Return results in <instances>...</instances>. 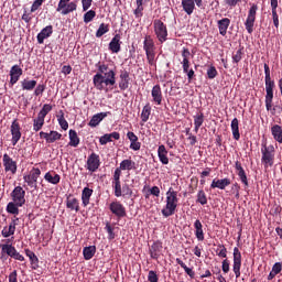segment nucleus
Listing matches in <instances>:
<instances>
[{
	"label": "nucleus",
	"mask_w": 282,
	"mask_h": 282,
	"mask_svg": "<svg viewBox=\"0 0 282 282\" xmlns=\"http://www.w3.org/2000/svg\"><path fill=\"white\" fill-rule=\"evenodd\" d=\"M96 68L97 73L93 77L94 87L98 91H106L107 94L116 85V70L100 62L96 64Z\"/></svg>",
	"instance_id": "obj_1"
},
{
	"label": "nucleus",
	"mask_w": 282,
	"mask_h": 282,
	"mask_svg": "<svg viewBox=\"0 0 282 282\" xmlns=\"http://www.w3.org/2000/svg\"><path fill=\"white\" fill-rule=\"evenodd\" d=\"M264 85H265V109L267 111H276V108H272V102L274 100V88L276 87V84L270 76V66L268 64H264Z\"/></svg>",
	"instance_id": "obj_2"
},
{
	"label": "nucleus",
	"mask_w": 282,
	"mask_h": 282,
	"mask_svg": "<svg viewBox=\"0 0 282 282\" xmlns=\"http://www.w3.org/2000/svg\"><path fill=\"white\" fill-rule=\"evenodd\" d=\"M165 195H166L165 206L161 210V214L165 218L173 217L180 204V198L177 197V191L173 189V187H170Z\"/></svg>",
	"instance_id": "obj_3"
},
{
	"label": "nucleus",
	"mask_w": 282,
	"mask_h": 282,
	"mask_svg": "<svg viewBox=\"0 0 282 282\" xmlns=\"http://www.w3.org/2000/svg\"><path fill=\"white\" fill-rule=\"evenodd\" d=\"M261 162L262 164L273 166L274 165V155L276 153V149L274 148V144L268 145V140L262 141L261 143Z\"/></svg>",
	"instance_id": "obj_4"
},
{
	"label": "nucleus",
	"mask_w": 282,
	"mask_h": 282,
	"mask_svg": "<svg viewBox=\"0 0 282 282\" xmlns=\"http://www.w3.org/2000/svg\"><path fill=\"white\" fill-rule=\"evenodd\" d=\"M143 50L145 52L149 65H155V42L151 35H145L143 41Z\"/></svg>",
	"instance_id": "obj_5"
},
{
	"label": "nucleus",
	"mask_w": 282,
	"mask_h": 282,
	"mask_svg": "<svg viewBox=\"0 0 282 282\" xmlns=\"http://www.w3.org/2000/svg\"><path fill=\"white\" fill-rule=\"evenodd\" d=\"M153 28L159 43H166V41H169V29L166 28V24H164L162 20L155 19L153 21Z\"/></svg>",
	"instance_id": "obj_6"
},
{
	"label": "nucleus",
	"mask_w": 282,
	"mask_h": 282,
	"mask_svg": "<svg viewBox=\"0 0 282 282\" xmlns=\"http://www.w3.org/2000/svg\"><path fill=\"white\" fill-rule=\"evenodd\" d=\"M257 10H259V6L253 3L248 11V17L245 22V28L248 34H252L254 32V21H257Z\"/></svg>",
	"instance_id": "obj_7"
},
{
	"label": "nucleus",
	"mask_w": 282,
	"mask_h": 282,
	"mask_svg": "<svg viewBox=\"0 0 282 282\" xmlns=\"http://www.w3.org/2000/svg\"><path fill=\"white\" fill-rule=\"evenodd\" d=\"M1 253L8 254L11 259H15V261H25V257L17 251V248L12 245H0Z\"/></svg>",
	"instance_id": "obj_8"
},
{
	"label": "nucleus",
	"mask_w": 282,
	"mask_h": 282,
	"mask_svg": "<svg viewBox=\"0 0 282 282\" xmlns=\"http://www.w3.org/2000/svg\"><path fill=\"white\" fill-rule=\"evenodd\" d=\"M109 210L115 215L118 219H123V217H127V208L120 200H115L109 204Z\"/></svg>",
	"instance_id": "obj_9"
},
{
	"label": "nucleus",
	"mask_w": 282,
	"mask_h": 282,
	"mask_svg": "<svg viewBox=\"0 0 282 282\" xmlns=\"http://www.w3.org/2000/svg\"><path fill=\"white\" fill-rule=\"evenodd\" d=\"M39 177H41V169L33 167L31 170L30 175H25L23 177V180L28 184V186H30L31 188H34L36 191V188H39V185L36 183V182H39Z\"/></svg>",
	"instance_id": "obj_10"
},
{
	"label": "nucleus",
	"mask_w": 282,
	"mask_h": 282,
	"mask_svg": "<svg viewBox=\"0 0 282 282\" xmlns=\"http://www.w3.org/2000/svg\"><path fill=\"white\" fill-rule=\"evenodd\" d=\"M10 131H11V143L12 147H17V144H19V140H21V123H19V119H14L11 123L10 127Z\"/></svg>",
	"instance_id": "obj_11"
},
{
	"label": "nucleus",
	"mask_w": 282,
	"mask_h": 282,
	"mask_svg": "<svg viewBox=\"0 0 282 282\" xmlns=\"http://www.w3.org/2000/svg\"><path fill=\"white\" fill-rule=\"evenodd\" d=\"M11 199L17 204V206H24L25 205V189L21 186L14 187L11 192Z\"/></svg>",
	"instance_id": "obj_12"
},
{
	"label": "nucleus",
	"mask_w": 282,
	"mask_h": 282,
	"mask_svg": "<svg viewBox=\"0 0 282 282\" xmlns=\"http://www.w3.org/2000/svg\"><path fill=\"white\" fill-rule=\"evenodd\" d=\"M86 169L90 173H96L100 169V155L93 152L87 159Z\"/></svg>",
	"instance_id": "obj_13"
},
{
	"label": "nucleus",
	"mask_w": 282,
	"mask_h": 282,
	"mask_svg": "<svg viewBox=\"0 0 282 282\" xmlns=\"http://www.w3.org/2000/svg\"><path fill=\"white\" fill-rule=\"evenodd\" d=\"M234 274L236 279L241 276V251H239L238 247L234 248V264H232Z\"/></svg>",
	"instance_id": "obj_14"
},
{
	"label": "nucleus",
	"mask_w": 282,
	"mask_h": 282,
	"mask_svg": "<svg viewBox=\"0 0 282 282\" xmlns=\"http://www.w3.org/2000/svg\"><path fill=\"white\" fill-rule=\"evenodd\" d=\"M2 162L6 173L17 174V161L12 160L8 153L3 154Z\"/></svg>",
	"instance_id": "obj_15"
},
{
	"label": "nucleus",
	"mask_w": 282,
	"mask_h": 282,
	"mask_svg": "<svg viewBox=\"0 0 282 282\" xmlns=\"http://www.w3.org/2000/svg\"><path fill=\"white\" fill-rule=\"evenodd\" d=\"M40 138L43 140H46L47 144H54L57 140H61L63 138V134H61L58 131L51 130L50 133L41 131Z\"/></svg>",
	"instance_id": "obj_16"
},
{
	"label": "nucleus",
	"mask_w": 282,
	"mask_h": 282,
	"mask_svg": "<svg viewBox=\"0 0 282 282\" xmlns=\"http://www.w3.org/2000/svg\"><path fill=\"white\" fill-rule=\"evenodd\" d=\"M235 169L240 182L243 184L245 188H248V186H250V183L248 182V174H246V170H243V165H241L240 161L235 162Z\"/></svg>",
	"instance_id": "obj_17"
},
{
	"label": "nucleus",
	"mask_w": 282,
	"mask_h": 282,
	"mask_svg": "<svg viewBox=\"0 0 282 282\" xmlns=\"http://www.w3.org/2000/svg\"><path fill=\"white\" fill-rule=\"evenodd\" d=\"M235 169L240 182L243 184L245 188H248V186H250V183L248 182V174H246V170H243V165H241L240 161L235 162Z\"/></svg>",
	"instance_id": "obj_18"
},
{
	"label": "nucleus",
	"mask_w": 282,
	"mask_h": 282,
	"mask_svg": "<svg viewBox=\"0 0 282 282\" xmlns=\"http://www.w3.org/2000/svg\"><path fill=\"white\" fill-rule=\"evenodd\" d=\"M162 241L156 240L154 241L151 247L149 248L151 259H160V254H162Z\"/></svg>",
	"instance_id": "obj_19"
},
{
	"label": "nucleus",
	"mask_w": 282,
	"mask_h": 282,
	"mask_svg": "<svg viewBox=\"0 0 282 282\" xmlns=\"http://www.w3.org/2000/svg\"><path fill=\"white\" fill-rule=\"evenodd\" d=\"M53 33H54V26H52V25L45 26L37 34V43L40 45H43V43H45V39H50V36H52Z\"/></svg>",
	"instance_id": "obj_20"
},
{
	"label": "nucleus",
	"mask_w": 282,
	"mask_h": 282,
	"mask_svg": "<svg viewBox=\"0 0 282 282\" xmlns=\"http://www.w3.org/2000/svg\"><path fill=\"white\" fill-rule=\"evenodd\" d=\"M151 96H152V101L155 105H162V87L160 86V84H156L155 86H153L152 90H151Z\"/></svg>",
	"instance_id": "obj_21"
},
{
	"label": "nucleus",
	"mask_w": 282,
	"mask_h": 282,
	"mask_svg": "<svg viewBox=\"0 0 282 282\" xmlns=\"http://www.w3.org/2000/svg\"><path fill=\"white\" fill-rule=\"evenodd\" d=\"M107 116H111L110 111L107 112H99L96 113L91 117L90 121L88 122V124L93 128L98 127V124L101 123V121L104 120V118H107Z\"/></svg>",
	"instance_id": "obj_22"
},
{
	"label": "nucleus",
	"mask_w": 282,
	"mask_h": 282,
	"mask_svg": "<svg viewBox=\"0 0 282 282\" xmlns=\"http://www.w3.org/2000/svg\"><path fill=\"white\" fill-rule=\"evenodd\" d=\"M230 186V178H214L210 188H219L220 191H226V187Z\"/></svg>",
	"instance_id": "obj_23"
},
{
	"label": "nucleus",
	"mask_w": 282,
	"mask_h": 282,
	"mask_svg": "<svg viewBox=\"0 0 282 282\" xmlns=\"http://www.w3.org/2000/svg\"><path fill=\"white\" fill-rule=\"evenodd\" d=\"M217 25L219 30V35L226 36V34H228V28H230V19L223 18L221 20L217 21Z\"/></svg>",
	"instance_id": "obj_24"
},
{
	"label": "nucleus",
	"mask_w": 282,
	"mask_h": 282,
	"mask_svg": "<svg viewBox=\"0 0 282 282\" xmlns=\"http://www.w3.org/2000/svg\"><path fill=\"white\" fill-rule=\"evenodd\" d=\"M120 34H116L109 43V50L112 54H118L121 50L122 42L120 41Z\"/></svg>",
	"instance_id": "obj_25"
},
{
	"label": "nucleus",
	"mask_w": 282,
	"mask_h": 282,
	"mask_svg": "<svg viewBox=\"0 0 282 282\" xmlns=\"http://www.w3.org/2000/svg\"><path fill=\"white\" fill-rule=\"evenodd\" d=\"M150 0H135L137 8L133 11L135 19H142L144 17V6L149 3Z\"/></svg>",
	"instance_id": "obj_26"
},
{
	"label": "nucleus",
	"mask_w": 282,
	"mask_h": 282,
	"mask_svg": "<svg viewBox=\"0 0 282 282\" xmlns=\"http://www.w3.org/2000/svg\"><path fill=\"white\" fill-rule=\"evenodd\" d=\"M17 221H19V218L13 219L10 223L9 228L4 227L2 229V231H1L2 237L8 239V237H12V235H14V232H17Z\"/></svg>",
	"instance_id": "obj_27"
},
{
	"label": "nucleus",
	"mask_w": 282,
	"mask_h": 282,
	"mask_svg": "<svg viewBox=\"0 0 282 282\" xmlns=\"http://www.w3.org/2000/svg\"><path fill=\"white\" fill-rule=\"evenodd\" d=\"M158 158L161 164L166 165L169 164V150L164 144L159 145L158 148Z\"/></svg>",
	"instance_id": "obj_28"
},
{
	"label": "nucleus",
	"mask_w": 282,
	"mask_h": 282,
	"mask_svg": "<svg viewBox=\"0 0 282 282\" xmlns=\"http://www.w3.org/2000/svg\"><path fill=\"white\" fill-rule=\"evenodd\" d=\"M45 182H48V184H53L56 186V184H61V175L56 174V172L51 171L46 172L44 175Z\"/></svg>",
	"instance_id": "obj_29"
},
{
	"label": "nucleus",
	"mask_w": 282,
	"mask_h": 282,
	"mask_svg": "<svg viewBox=\"0 0 282 282\" xmlns=\"http://www.w3.org/2000/svg\"><path fill=\"white\" fill-rule=\"evenodd\" d=\"M112 138H113V140H120V132H112V133L104 134L99 139V144L105 147V144H108V142H112V140H111Z\"/></svg>",
	"instance_id": "obj_30"
},
{
	"label": "nucleus",
	"mask_w": 282,
	"mask_h": 282,
	"mask_svg": "<svg viewBox=\"0 0 282 282\" xmlns=\"http://www.w3.org/2000/svg\"><path fill=\"white\" fill-rule=\"evenodd\" d=\"M91 195H94V189L89 187H84V189L82 191V204L84 208H87V205L91 199Z\"/></svg>",
	"instance_id": "obj_31"
},
{
	"label": "nucleus",
	"mask_w": 282,
	"mask_h": 282,
	"mask_svg": "<svg viewBox=\"0 0 282 282\" xmlns=\"http://www.w3.org/2000/svg\"><path fill=\"white\" fill-rule=\"evenodd\" d=\"M20 83L23 91H33L37 85L36 80L30 78H25Z\"/></svg>",
	"instance_id": "obj_32"
},
{
	"label": "nucleus",
	"mask_w": 282,
	"mask_h": 282,
	"mask_svg": "<svg viewBox=\"0 0 282 282\" xmlns=\"http://www.w3.org/2000/svg\"><path fill=\"white\" fill-rule=\"evenodd\" d=\"M25 254L29 257L32 270H39V257L30 249H25Z\"/></svg>",
	"instance_id": "obj_33"
},
{
	"label": "nucleus",
	"mask_w": 282,
	"mask_h": 282,
	"mask_svg": "<svg viewBox=\"0 0 282 282\" xmlns=\"http://www.w3.org/2000/svg\"><path fill=\"white\" fill-rule=\"evenodd\" d=\"M271 135L273 137V140H275V142L282 144V127L280 124H274L271 128Z\"/></svg>",
	"instance_id": "obj_34"
},
{
	"label": "nucleus",
	"mask_w": 282,
	"mask_h": 282,
	"mask_svg": "<svg viewBox=\"0 0 282 282\" xmlns=\"http://www.w3.org/2000/svg\"><path fill=\"white\" fill-rule=\"evenodd\" d=\"M182 8L184 12L191 17L195 12V1L194 0H182Z\"/></svg>",
	"instance_id": "obj_35"
},
{
	"label": "nucleus",
	"mask_w": 282,
	"mask_h": 282,
	"mask_svg": "<svg viewBox=\"0 0 282 282\" xmlns=\"http://www.w3.org/2000/svg\"><path fill=\"white\" fill-rule=\"evenodd\" d=\"M195 236L198 241H204V225L199 219L194 223Z\"/></svg>",
	"instance_id": "obj_36"
},
{
	"label": "nucleus",
	"mask_w": 282,
	"mask_h": 282,
	"mask_svg": "<svg viewBox=\"0 0 282 282\" xmlns=\"http://www.w3.org/2000/svg\"><path fill=\"white\" fill-rule=\"evenodd\" d=\"M231 133H232V138L234 140H241V133H239V119L234 118L231 120Z\"/></svg>",
	"instance_id": "obj_37"
},
{
	"label": "nucleus",
	"mask_w": 282,
	"mask_h": 282,
	"mask_svg": "<svg viewBox=\"0 0 282 282\" xmlns=\"http://www.w3.org/2000/svg\"><path fill=\"white\" fill-rule=\"evenodd\" d=\"M68 138H69V142H68L69 147H74V149H76V147L80 144V138H78V132H76V130H69Z\"/></svg>",
	"instance_id": "obj_38"
},
{
	"label": "nucleus",
	"mask_w": 282,
	"mask_h": 282,
	"mask_svg": "<svg viewBox=\"0 0 282 282\" xmlns=\"http://www.w3.org/2000/svg\"><path fill=\"white\" fill-rule=\"evenodd\" d=\"M117 169L120 171H133L135 169V162L131 159H126L121 161L120 166Z\"/></svg>",
	"instance_id": "obj_39"
},
{
	"label": "nucleus",
	"mask_w": 282,
	"mask_h": 282,
	"mask_svg": "<svg viewBox=\"0 0 282 282\" xmlns=\"http://www.w3.org/2000/svg\"><path fill=\"white\" fill-rule=\"evenodd\" d=\"M66 208H69V210H75L76 213H78L80 210V203L78 202V198L67 197Z\"/></svg>",
	"instance_id": "obj_40"
},
{
	"label": "nucleus",
	"mask_w": 282,
	"mask_h": 282,
	"mask_svg": "<svg viewBox=\"0 0 282 282\" xmlns=\"http://www.w3.org/2000/svg\"><path fill=\"white\" fill-rule=\"evenodd\" d=\"M83 254L85 261H90V259H94V254H96V246L85 247L83 249Z\"/></svg>",
	"instance_id": "obj_41"
},
{
	"label": "nucleus",
	"mask_w": 282,
	"mask_h": 282,
	"mask_svg": "<svg viewBox=\"0 0 282 282\" xmlns=\"http://www.w3.org/2000/svg\"><path fill=\"white\" fill-rule=\"evenodd\" d=\"M43 124H45V117L37 115V117L33 119V131H41V129H43Z\"/></svg>",
	"instance_id": "obj_42"
},
{
	"label": "nucleus",
	"mask_w": 282,
	"mask_h": 282,
	"mask_svg": "<svg viewBox=\"0 0 282 282\" xmlns=\"http://www.w3.org/2000/svg\"><path fill=\"white\" fill-rule=\"evenodd\" d=\"M204 124V112H198L196 116H194V131L197 133L199 131V128Z\"/></svg>",
	"instance_id": "obj_43"
},
{
	"label": "nucleus",
	"mask_w": 282,
	"mask_h": 282,
	"mask_svg": "<svg viewBox=\"0 0 282 282\" xmlns=\"http://www.w3.org/2000/svg\"><path fill=\"white\" fill-rule=\"evenodd\" d=\"M183 72L186 74L188 83H193L195 79V70L191 68V64L183 65Z\"/></svg>",
	"instance_id": "obj_44"
},
{
	"label": "nucleus",
	"mask_w": 282,
	"mask_h": 282,
	"mask_svg": "<svg viewBox=\"0 0 282 282\" xmlns=\"http://www.w3.org/2000/svg\"><path fill=\"white\" fill-rule=\"evenodd\" d=\"M78 4H76V2H68V4L61 11V14L66 17V14H70V12H76Z\"/></svg>",
	"instance_id": "obj_45"
},
{
	"label": "nucleus",
	"mask_w": 282,
	"mask_h": 282,
	"mask_svg": "<svg viewBox=\"0 0 282 282\" xmlns=\"http://www.w3.org/2000/svg\"><path fill=\"white\" fill-rule=\"evenodd\" d=\"M176 263L178 265H181V268H183V270H185V272L187 273V275L191 278V279H195V271H193V269L188 268L186 265V263H184V261H182V259L180 258H176Z\"/></svg>",
	"instance_id": "obj_46"
},
{
	"label": "nucleus",
	"mask_w": 282,
	"mask_h": 282,
	"mask_svg": "<svg viewBox=\"0 0 282 282\" xmlns=\"http://www.w3.org/2000/svg\"><path fill=\"white\" fill-rule=\"evenodd\" d=\"M181 56L183 58L182 61V65H191V51L186 47H183L182 52H181Z\"/></svg>",
	"instance_id": "obj_47"
},
{
	"label": "nucleus",
	"mask_w": 282,
	"mask_h": 282,
	"mask_svg": "<svg viewBox=\"0 0 282 282\" xmlns=\"http://www.w3.org/2000/svg\"><path fill=\"white\" fill-rule=\"evenodd\" d=\"M196 197L197 204H200L202 206H206V204H208V197L206 196V192H204V189L198 191Z\"/></svg>",
	"instance_id": "obj_48"
},
{
	"label": "nucleus",
	"mask_w": 282,
	"mask_h": 282,
	"mask_svg": "<svg viewBox=\"0 0 282 282\" xmlns=\"http://www.w3.org/2000/svg\"><path fill=\"white\" fill-rule=\"evenodd\" d=\"M151 116V105H145L141 112L142 122H149V118Z\"/></svg>",
	"instance_id": "obj_49"
},
{
	"label": "nucleus",
	"mask_w": 282,
	"mask_h": 282,
	"mask_svg": "<svg viewBox=\"0 0 282 282\" xmlns=\"http://www.w3.org/2000/svg\"><path fill=\"white\" fill-rule=\"evenodd\" d=\"M19 208H21V206L17 205L15 202H10L7 205V213L10 215H19Z\"/></svg>",
	"instance_id": "obj_50"
},
{
	"label": "nucleus",
	"mask_w": 282,
	"mask_h": 282,
	"mask_svg": "<svg viewBox=\"0 0 282 282\" xmlns=\"http://www.w3.org/2000/svg\"><path fill=\"white\" fill-rule=\"evenodd\" d=\"M109 32V24L101 23L96 32V37L100 39L101 36H105Z\"/></svg>",
	"instance_id": "obj_51"
},
{
	"label": "nucleus",
	"mask_w": 282,
	"mask_h": 282,
	"mask_svg": "<svg viewBox=\"0 0 282 282\" xmlns=\"http://www.w3.org/2000/svg\"><path fill=\"white\" fill-rule=\"evenodd\" d=\"M112 188L115 191V197H122V184L120 181H112Z\"/></svg>",
	"instance_id": "obj_52"
},
{
	"label": "nucleus",
	"mask_w": 282,
	"mask_h": 282,
	"mask_svg": "<svg viewBox=\"0 0 282 282\" xmlns=\"http://www.w3.org/2000/svg\"><path fill=\"white\" fill-rule=\"evenodd\" d=\"M9 76H23V68L19 65H13L10 69Z\"/></svg>",
	"instance_id": "obj_53"
},
{
	"label": "nucleus",
	"mask_w": 282,
	"mask_h": 282,
	"mask_svg": "<svg viewBox=\"0 0 282 282\" xmlns=\"http://www.w3.org/2000/svg\"><path fill=\"white\" fill-rule=\"evenodd\" d=\"M241 58H243V47L232 53V63H240Z\"/></svg>",
	"instance_id": "obj_54"
},
{
	"label": "nucleus",
	"mask_w": 282,
	"mask_h": 282,
	"mask_svg": "<svg viewBox=\"0 0 282 282\" xmlns=\"http://www.w3.org/2000/svg\"><path fill=\"white\" fill-rule=\"evenodd\" d=\"M96 19V11L89 10L84 14V23H91Z\"/></svg>",
	"instance_id": "obj_55"
},
{
	"label": "nucleus",
	"mask_w": 282,
	"mask_h": 282,
	"mask_svg": "<svg viewBox=\"0 0 282 282\" xmlns=\"http://www.w3.org/2000/svg\"><path fill=\"white\" fill-rule=\"evenodd\" d=\"M52 111V105L44 104L37 116H42V118H45L47 113Z\"/></svg>",
	"instance_id": "obj_56"
},
{
	"label": "nucleus",
	"mask_w": 282,
	"mask_h": 282,
	"mask_svg": "<svg viewBox=\"0 0 282 282\" xmlns=\"http://www.w3.org/2000/svg\"><path fill=\"white\" fill-rule=\"evenodd\" d=\"M217 68L215 66H209L207 69V77L209 78V80L217 78Z\"/></svg>",
	"instance_id": "obj_57"
},
{
	"label": "nucleus",
	"mask_w": 282,
	"mask_h": 282,
	"mask_svg": "<svg viewBox=\"0 0 282 282\" xmlns=\"http://www.w3.org/2000/svg\"><path fill=\"white\" fill-rule=\"evenodd\" d=\"M105 230L108 232V239L111 241L116 239V234L113 232V227H111V224L107 223Z\"/></svg>",
	"instance_id": "obj_58"
},
{
	"label": "nucleus",
	"mask_w": 282,
	"mask_h": 282,
	"mask_svg": "<svg viewBox=\"0 0 282 282\" xmlns=\"http://www.w3.org/2000/svg\"><path fill=\"white\" fill-rule=\"evenodd\" d=\"M141 148H142V143H140L138 139H134V141H130V149L132 151H140Z\"/></svg>",
	"instance_id": "obj_59"
},
{
	"label": "nucleus",
	"mask_w": 282,
	"mask_h": 282,
	"mask_svg": "<svg viewBox=\"0 0 282 282\" xmlns=\"http://www.w3.org/2000/svg\"><path fill=\"white\" fill-rule=\"evenodd\" d=\"M218 248L220 249L219 252L217 253L218 257H221L223 259H226V257H228V249H226V246L218 245Z\"/></svg>",
	"instance_id": "obj_60"
},
{
	"label": "nucleus",
	"mask_w": 282,
	"mask_h": 282,
	"mask_svg": "<svg viewBox=\"0 0 282 282\" xmlns=\"http://www.w3.org/2000/svg\"><path fill=\"white\" fill-rule=\"evenodd\" d=\"M45 91V85L39 84L35 86L34 96H43V93Z\"/></svg>",
	"instance_id": "obj_61"
},
{
	"label": "nucleus",
	"mask_w": 282,
	"mask_h": 282,
	"mask_svg": "<svg viewBox=\"0 0 282 282\" xmlns=\"http://www.w3.org/2000/svg\"><path fill=\"white\" fill-rule=\"evenodd\" d=\"M43 3H45V0H35L31 6V12H36V10H39Z\"/></svg>",
	"instance_id": "obj_62"
},
{
	"label": "nucleus",
	"mask_w": 282,
	"mask_h": 282,
	"mask_svg": "<svg viewBox=\"0 0 282 282\" xmlns=\"http://www.w3.org/2000/svg\"><path fill=\"white\" fill-rule=\"evenodd\" d=\"M122 191H123V197H131L133 195V189H131V187H129V185H123L122 186Z\"/></svg>",
	"instance_id": "obj_63"
},
{
	"label": "nucleus",
	"mask_w": 282,
	"mask_h": 282,
	"mask_svg": "<svg viewBox=\"0 0 282 282\" xmlns=\"http://www.w3.org/2000/svg\"><path fill=\"white\" fill-rule=\"evenodd\" d=\"M148 281L158 282V273L155 271H149Z\"/></svg>",
	"instance_id": "obj_64"
}]
</instances>
